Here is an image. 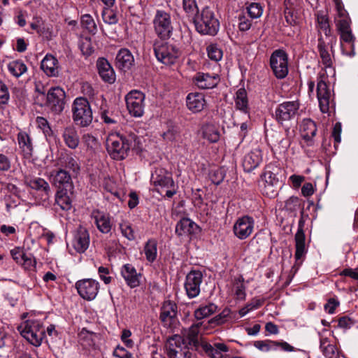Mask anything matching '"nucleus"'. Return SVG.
<instances>
[{"mask_svg":"<svg viewBox=\"0 0 358 358\" xmlns=\"http://www.w3.org/2000/svg\"><path fill=\"white\" fill-rule=\"evenodd\" d=\"M279 168L274 164H267L261 174V187L264 194L269 197H273L277 194L276 187L279 185L277 175Z\"/></svg>","mask_w":358,"mask_h":358,"instance_id":"obj_6","label":"nucleus"},{"mask_svg":"<svg viewBox=\"0 0 358 358\" xmlns=\"http://www.w3.org/2000/svg\"><path fill=\"white\" fill-rule=\"evenodd\" d=\"M121 275L127 285L131 288L139 286L141 275L137 273L136 268L131 264H124L121 269Z\"/></svg>","mask_w":358,"mask_h":358,"instance_id":"obj_24","label":"nucleus"},{"mask_svg":"<svg viewBox=\"0 0 358 358\" xmlns=\"http://www.w3.org/2000/svg\"><path fill=\"white\" fill-rule=\"evenodd\" d=\"M254 227V219L252 217L245 215L236 220L233 226V232L238 239L245 240L252 234Z\"/></svg>","mask_w":358,"mask_h":358,"instance_id":"obj_14","label":"nucleus"},{"mask_svg":"<svg viewBox=\"0 0 358 358\" xmlns=\"http://www.w3.org/2000/svg\"><path fill=\"white\" fill-rule=\"evenodd\" d=\"M182 8L189 17L192 18L199 13L196 0H182Z\"/></svg>","mask_w":358,"mask_h":358,"instance_id":"obj_49","label":"nucleus"},{"mask_svg":"<svg viewBox=\"0 0 358 358\" xmlns=\"http://www.w3.org/2000/svg\"><path fill=\"white\" fill-rule=\"evenodd\" d=\"M90 245V235L87 230L79 226L75 231L72 245L73 248L79 253L84 252Z\"/></svg>","mask_w":358,"mask_h":358,"instance_id":"obj_22","label":"nucleus"},{"mask_svg":"<svg viewBox=\"0 0 358 358\" xmlns=\"http://www.w3.org/2000/svg\"><path fill=\"white\" fill-rule=\"evenodd\" d=\"M203 137L210 143H216L219 141L220 133L219 128L213 124H206L202 127Z\"/></svg>","mask_w":358,"mask_h":358,"instance_id":"obj_40","label":"nucleus"},{"mask_svg":"<svg viewBox=\"0 0 358 358\" xmlns=\"http://www.w3.org/2000/svg\"><path fill=\"white\" fill-rule=\"evenodd\" d=\"M102 18L105 23L115 24L118 22V17L113 10L106 8L102 13Z\"/></svg>","mask_w":358,"mask_h":358,"instance_id":"obj_55","label":"nucleus"},{"mask_svg":"<svg viewBox=\"0 0 358 358\" xmlns=\"http://www.w3.org/2000/svg\"><path fill=\"white\" fill-rule=\"evenodd\" d=\"M67 189H58L55 196V202L61 209L68 210L71 208V200L68 196Z\"/></svg>","mask_w":358,"mask_h":358,"instance_id":"obj_42","label":"nucleus"},{"mask_svg":"<svg viewBox=\"0 0 358 358\" xmlns=\"http://www.w3.org/2000/svg\"><path fill=\"white\" fill-rule=\"evenodd\" d=\"M166 348L169 358H191L189 350H199V337H169Z\"/></svg>","mask_w":358,"mask_h":358,"instance_id":"obj_1","label":"nucleus"},{"mask_svg":"<svg viewBox=\"0 0 358 358\" xmlns=\"http://www.w3.org/2000/svg\"><path fill=\"white\" fill-rule=\"evenodd\" d=\"M264 302L263 299L253 298L249 303H248L244 307L239 310V315L241 317H244L250 311L256 310L261 307Z\"/></svg>","mask_w":358,"mask_h":358,"instance_id":"obj_48","label":"nucleus"},{"mask_svg":"<svg viewBox=\"0 0 358 358\" xmlns=\"http://www.w3.org/2000/svg\"><path fill=\"white\" fill-rule=\"evenodd\" d=\"M199 231V226L189 218H182L176 224V233L179 236L195 234Z\"/></svg>","mask_w":358,"mask_h":358,"instance_id":"obj_28","label":"nucleus"},{"mask_svg":"<svg viewBox=\"0 0 358 358\" xmlns=\"http://www.w3.org/2000/svg\"><path fill=\"white\" fill-rule=\"evenodd\" d=\"M199 338L200 348L203 349L206 353L211 358H223L224 353L229 351L228 346L223 343H216L213 345L209 344Z\"/></svg>","mask_w":358,"mask_h":358,"instance_id":"obj_23","label":"nucleus"},{"mask_svg":"<svg viewBox=\"0 0 358 358\" xmlns=\"http://www.w3.org/2000/svg\"><path fill=\"white\" fill-rule=\"evenodd\" d=\"M92 217L101 233L108 234L110 231L112 224L108 215L99 210H94L92 213Z\"/></svg>","mask_w":358,"mask_h":358,"instance_id":"obj_29","label":"nucleus"},{"mask_svg":"<svg viewBox=\"0 0 358 358\" xmlns=\"http://www.w3.org/2000/svg\"><path fill=\"white\" fill-rule=\"evenodd\" d=\"M252 27V21L244 15L238 16V29L241 31H248Z\"/></svg>","mask_w":358,"mask_h":358,"instance_id":"obj_60","label":"nucleus"},{"mask_svg":"<svg viewBox=\"0 0 358 358\" xmlns=\"http://www.w3.org/2000/svg\"><path fill=\"white\" fill-rule=\"evenodd\" d=\"M317 24L319 30L322 31L325 36L329 38L328 44H330L331 49L332 50L333 46L336 43V38L335 36H331V29L327 15H317Z\"/></svg>","mask_w":358,"mask_h":358,"instance_id":"obj_38","label":"nucleus"},{"mask_svg":"<svg viewBox=\"0 0 358 358\" xmlns=\"http://www.w3.org/2000/svg\"><path fill=\"white\" fill-rule=\"evenodd\" d=\"M336 23L339 31L350 29V19L348 17H344L341 19H336Z\"/></svg>","mask_w":358,"mask_h":358,"instance_id":"obj_64","label":"nucleus"},{"mask_svg":"<svg viewBox=\"0 0 358 358\" xmlns=\"http://www.w3.org/2000/svg\"><path fill=\"white\" fill-rule=\"evenodd\" d=\"M246 287L244 284V279L242 276L234 278L233 281L232 291L237 299L245 300L246 297Z\"/></svg>","mask_w":358,"mask_h":358,"instance_id":"obj_44","label":"nucleus"},{"mask_svg":"<svg viewBox=\"0 0 358 358\" xmlns=\"http://www.w3.org/2000/svg\"><path fill=\"white\" fill-rule=\"evenodd\" d=\"M65 92L59 87L51 88L47 94V104L55 113H60L64 108Z\"/></svg>","mask_w":358,"mask_h":358,"instance_id":"obj_16","label":"nucleus"},{"mask_svg":"<svg viewBox=\"0 0 358 358\" xmlns=\"http://www.w3.org/2000/svg\"><path fill=\"white\" fill-rule=\"evenodd\" d=\"M62 138L65 145L71 149H76L79 145L80 138L77 130L73 126L64 128Z\"/></svg>","mask_w":358,"mask_h":358,"instance_id":"obj_32","label":"nucleus"},{"mask_svg":"<svg viewBox=\"0 0 358 358\" xmlns=\"http://www.w3.org/2000/svg\"><path fill=\"white\" fill-rule=\"evenodd\" d=\"M96 67L100 77L104 82L112 84L115 81V71L107 59L99 58L96 62Z\"/></svg>","mask_w":358,"mask_h":358,"instance_id":"obj_25","label":"nucleus"},{"mask_svg":"<svg viewBox=\"0 0 358 358\" xmlns=\"http://www.w3.org/2000/svg\"><path fill=\"white\" fill-rule=\"evenodd\" d=\"M134 59L131 52L125 48L121 49L116 56V63L119 69L127 71L134 64Z\"/></svg>","mask_w":358,"mask_h":358,"instance_id":"obj_34","label":"nucleus"},{"mask_svg":"<svg viewBox=\"0 0 358 358\" xmlns=\"http://www.w3.org/2000/svg\"><path fill=\"white\" fill-rule=\"evenodd\" d=\"M355 323L356 320L349 316H343L338 320V326L344 329H349Z\"/></svg>","mask_w":358,"mask_h":358,"instance_id":"obj_63","label":"nucleus"},{"mask_svg":"<svg viewBox=\"0 0 358 358\" xmlns=\"http://www.w3.org/2000/svg\"><path fill=\"white\" fill-rule=\"evenodd\" d=\"M144 253L149 262H153L157 255V241L154 238L149 239L144 246Z\"/></svg>","mask_w":358,"mask_h":358,"instance_id":"obj_43","label":"nucleus"},{"mask_svg":"<svg viewBox=\"0 0 358 358\" xmlns=\"http://www.w3.org/2000/svg\"><path fill=\"white\" fill-rule=\"evenodd\" d=\"M150 182L158 192L165 189L168 198H171L177 192L172 173L164 168L155 169L151 175Z\"/></svg>","mask_w":358,"mask_h":358,"instance_id":"obj_4","label":"nucleus"},{"mask_svg":"<svg viewBox=\"0 0 358 358\" xmlns=\"http://www.w3.org/2000/svg\"><path fill=\"white\" fill-rule=\"evenodd\" d=\"M203 274L199 271H191L186 276L185 289L189 299L197 296L201 291Z\"/></svg>","mask_w":358,"mask_h":358,"instance_id":"obj_15","label":"nucleus"},{"mask_svg":"<svg viewBox=\"0 0 358 358\" xmlns=\"http://www.w3.org/2000/svg\"><path fill=\"white\" fill-rule=\"evenodd\" d=\"M178 306L176 303L170 300L165 301L162 307L160 320L164 327L173 329L178 324L177 317Z\"/></svg>","mask_w":358,"mask_h":358,"instance_id":"obj_12","label":"nucleus"},{"mask_svg":"<svg viewBox=\"0 0 358 358\" xmlns=\"http://www.w3.org/2000/svg\"><path fill=\"white\" fill-rule=\"evenodd\" d=\"M29 185L32 189L43 192L46 196H49L51 190L49 184L43 178H36L29 181Z\"/></svg>","mask_w":358,"mask_h":358,"instance_id":"obj_47","label":"nucleus"},{"mask_svg":"<svg viewBox=\"0 0 358 358\" xmlns=\"http://www.w3.org/2000/svg\"><path fill=\"white\" fill-rule=\"evenodd\" d=\"M50 180L51 183L58 189H71L73 187L71 176L65 169L61 168L57 171L50 173Z\"/></svg>","mask_w":358,"mask_h":358,"instance_id":"obj_18","label":"nucleus"},{"mask_svg":"<svg viewBox=\"0 0 358 358\" xmlns=\"http://www.w3.org/2000/svg\"><path fill=\"white\" fill-rule=\"evenodd\" d=\"M71 110L73 120L76 125L85 127L92 123V111L90 103L85 98H76L72 104Z\"/></svg>","mask_w":358,"mask_h":358,"instance_id":"obj_5","label":"nucleus"},{"mask_svg":"<svg viewBox=\"0 0 358 358\" xmlns=\"http://www.w3.org/2000/svg\"><path fill=\"white\" fill-rule=\"evenodd\" d=\"M82 25L90 32H94L96 30V26L94 19L90 15L86 14L81 17Z\"/></svg>","mask_w":358,"mask_h":358,"instance_id":"obj_57","label":"nucleus"},{"mask_svg":"<svg viewBox=\"0 0 358 358\" xmlns=\"http://www.w3.org/2000/svg\"><path fill=\"white\" fill-rule=\"evenodd\" d=\"M41 68L48 76H57L59 74L58 61L51 55H47L43 59Z\"/></svg>","mask_w":358,"mask_h":358,"instance_id":"obj_31","label":"nucleus"},{"mask_svg":"<svg viewBox=\"0 0 358 358\" xmlns=\"http://www.w3.org/2000/svg\"><path fill=\"white\" fill-rule=\"evenodd\" d=\"M255 346L262 352H268L280 348L285 351H293L294 348L286 342L278 343L270 340L255 342Z\"/></svg>","mask_w":358,"mask_h":358,"instance_id":"obj_30","label":"nucleus"},{"mask_svg":"<svg viewBox=\"0 0 358 358\" xmlns=\"http://www.w3.org/2000/svg\"><path fill=\"white\" fill-rule=\"evenodd\" d=\"M220 78L217 73L198 72L193 78L194 83L200 89H212L217 85Z\"/></svg>","mask_w":358,"mask_h":358,"instance_id":"obj_20","label":"nucleus"},{"mask_svg":"<svg viewBox=\"0 0 358 358\" xmlns=\"http://www.w3.org/2000/svg\"><path fill=\"white\" fill-rule=\"evenodd\" d=\"M300 104L297 101H287L277 106L274 112L275 120L284 125L295 119L298 115Z\"/></svg>","mask_w":358,"mask_h":358,"instance_id":"obj_9","label":"nucleus"},{"mask_svg":"<svg viewBox=\"0 0 358 358\" xmlns=\"http://www.w3.org/2000/svg\"><path fill=\"white\" fill-rule=\"evenodd\" d=\"M10 99V94L6 85L0 80V104H6Z\"/></svg>","mask_w":358,"mask_h":358,"instance_id":"obj_61","label":"nucleus"},{"mask_svg":"<svg viewBox=\"0 0 358 358\" xmlns=\"http://www.w3.org/2000/svg\"><path fill=\"white\" fill-rule=\"evenodd\" d=\"M120 228L122 235L128 240L135 239V233L131 227V224L128 222H122L120 224Z\"/></svg>","mask_w":358,"mask_h":358,"instance_id":"obj_56","label":"nucleus"},{"mask_svg":"<svg viewBox=\"0 0 358 358\" xmlns=\"http://www.w3.org/2000/svg\"><path fill=\"white\" fill-rule=\"evenodd\" d=\"M153 49L157 59L165 65L173 64L179 57L176 45L164 41H155Z\"/></svg>","mask_w":358,"mask_h":358,"instance_id":"obj_7","label":"nucleus"},{"mask_svg":"<svg viewBox=\"0 0 358 358\" xmlns=\"http://www.w3.org/2000/svg\"><path fill=\"white\" fill-rule=\"evenodd\" d=\"M341 34V39L344 42L350 43L351 46V51L349 52H346V55L349 57H354L355 55V45H354V41L355 37L352 34L351 29H347L339 31Z\"/></svg>","mask_w":358,"mask_h":358,"instance_id":"obj_50","label":"nucleus"},{"mask_svg":"<svg viewBox=\"0 0 358 358\" xmlns=\"http://www.w3.org/2000/svg\"><path fill=\"white\" fill-rule=\"evenodd\" d=\"M217 306L212 303L206 305L201 306L194 312V315L197 320L209 317L216 312Z\"/></svg>","mask_w":358,"mask_h":358,"instance_id":"obj_45","label":"nucleus"},{"mask_svg":"<svg viewBox=\"0 0 358 358\" xmlns=\"http://www.w3.org/2000/svg\"><path fill=\"white\" fill-rule=\"evenodd\" d=\"M155 34L162 39L169 38L173 32L171 15L162 10H157L152 20Z\"/></svg>","mask_w":358,"mask_h":358,"instance_id":"obj_8","label":"nucleus"},{"mask_svg":"<svg viewBox=\"0 0 358 358\" xmlns=\"http://www.w3.org/2000/svg\"><path fill=\"white\" fill-rule=\"evenodd\" d=\"M17 138L19 147L24 157H31L33 152V144L29 135L27 132L21 131L18 133Z\"/></svg>","mask_w":358,"mask_h":358,"instance_id":"obj_35","label":"nucleus"},{"mask_svg":"<svg viewBox=\"0 0 358 358\" xmlns=\"http://www.w3.org/2000/svg\"><path fill=\"white\" fill-rule=\"evenodd\" d=\"M36 123L38 127L40 128L45 136H50L52 135V130L50 128L48 120L43 117H36Z\"/></svg>","mask_w":358,"mask_h":358,"instance_id":"obj_58","label":"nucleus"},{"mask_svg":"<svg viewBox=\"0 0 358 358\" xmlns=\"http://www.w3.org/2000/svg\"><path fill=\"white\" fill-rule=\"evenodd\" d=\"M247 13L252 19L259 18L263 14V7L259 3H250L246 7Z\"/></svg>","mask_w":358,"mask_h":358,"instance_id":"obj_51","label":"nucleus"},{"mask_svg":"<svg viewBox=\"0 0 358 358\" xmlns=\"http://www.w3.org/2000/svg\"><path fill=\"white\" fill-rule=\"evenodd\" d=\"M82 53L85 56H90L94 52V48L90 38H83L79 44Z\"/></svg>","mask_w":358,"mask_h":358,"instance_id":"obj_54","label":"nucleus"},{"mask_svg":"<svg viewBox=\"0 0 358 358\" xmlns=\"http://www.w3.org/2000/svg\"><path fill=\"white\" fill-rule=\"evenodd\" d=\"M7 69L8 72L15 78L22 76L28 71L27 65L20 59L10 62L7 64Z\"/></svg>","mask_w":358,"mask_h":358,"instance_id":"obj_39","label":"nucleus"},{"mask_svg":"<svg viewBox=\"0 0 358 358\" xmlns=\"http://www.w3.org/2000/svg\"><path fill=\"white\" fill-rule=\"evenodd\" d=\"M236 107L244 113L248 111V98L247 93L245 89H239L236 94L235 98Z\"/></svg>","mask_w":358,"mask_h":358,"instance_id":"obj_46","label":"nucleus"},{"mask_svg":"<svg viewBox=\"0 0 358 358\" xmlns=\"http://www.w3.org/2000/svg\"><path fill=\"white\" fill-rule=\"evenodd\" d=\"M145 94L138 90H131L125 96L127 108L134 117H141L144 113Z\"/></svg>","mask_w":358,"mask_h":358,"instance_id":"obj_10","label":"nucleus"},{"mask_svg":"<svg viewBox=\"0 0 358 358\" xmlns=\"http://www.w3.org/2000/svg\"><path fill=\"white\" fill-rule=\"evenodd\" d=\"M225 177L224 171L222 169L217 168L212 169L209 173V178L215 185H220Z\"/></svg>","mask_w":358,"mask_h":358,"instance_id":"obj_53","label":"nucleus"},{"mask_svg":"<svg viewBox=\"0 0 358 358\" xmlns=\"http://www.w3.org/2000/svg\"><path fill=\"white\" fill-rule=\"evenodd\" d=\"M58 165L62 167L69 169L73 174L78 175L80 170L79 160L72 155H66L60 159Z\"/></svg>","mask_w":358,"mask_h":358,"instance_id":"obj_37","label":"nucleus"},{"mask_svg":"<svg viewBox=\"0 0 358 358\" xmlns=\"http://www.w3.org/2000/svg\"><path fill=\"white\" fill-rule=\"evenodd\" d=\"M320 77L321 80L318 81L317 85V96L320 110L326 113L329 109L331 94L325 79L322 78L323 76L321 75Z\"/></svg>","mask_w":358,"mask_h":358,"instance_id":"obj_17","label":"nucleus"},{"mask_svg":"<svg viewBox=\"0 0 358 358\" xmlns=\"http://www.w3.org/2000/svg\"><path fill=\"white\" fill-rule=\"evenodd\" d=\"M288 59L285 51L278 50L270 58V65L278 78H284L288 73Z\"/></svg>","mask_w":358,"mask_h":358,"instance_id":"obj_13","label":"nucleus"},{"mask_svg":"<svg viewBox=\"0 0 358 358\" xmlns=\"http://www.w3.org/2000/svg\"><path fill=\"white\" fill-rule=\"evenodd\" d=\"M317 49L322 62L325 67L326 73H327V71H329L334 76V70L332 68L333 61L331 56L329 52L327 45L322 37H320L318 39Z\"/></svg>","mask_w":358,"mask_h":358,"instance_id":"obj_27","label":"nucleus"},{"mask_svg":"<svg viewBox=\"0 0 358 358\" xmlns=\"http://www.w3.org/2000/svg\"><path fill=\"white\" fill-rule=\"evenodd\" d=\"M38 323L34 320H26L22 322L17 327V331L21 336H37L36 329Z\"/></svg>","mask_w":358,"mask_h":358,"instance_id":"obj_41","label":"nucleus"},{"mask_svg":"<svg viewBox=\"0 0 358 358\" xmlns=\"http://www.w3.org/2000/svg\"><path fill=\"white\" fill-rule=\"evenodd\" d=\"M186 104L187 108L192 113H199L203 110L206 101L202 93L192 92L187 96Z\"/></svg>","mask_w":358,"mask_h":358,"instance_id":"obj_26","label":"nucleus"},{"mask_svg":"<svg viewBox=\"0 0 358 358\" xmlns=\"http://www.w3.org/2000/svg\"><path fill=\"white\" fill-rule=\"evenodd\" d=\"M335 343V337L331 339L324 337L320 340V349L327 358H338V351Z\"/></svg>","mask_w":358,"mask_h":358,"instance_id":"obj_33","label":"nucleus"},{"mask_svg":"<svg viewBox=\"0 0 358 358\" xmlns=\"http://www.w3.org/2000/svg\"><path fill=\"white\" fill-rule=\"evenodd\" d=\"M295 242H296V252L295 259L296 263L292 266L291 272L294 275L299 269L301 262H300L301 258L306 254V245H305V234L302 227L299 224L298 230L295 234Z\"/></svg>","mask_w":358,"mask_h":358,"instance_id":"obj_19","label":"nucleus"},{"mask_svg":"<svg viewBox=\"0 0 358 358\" xmlns=\"http://www.w3.org/2000/svg\"><path fill=\"white\" fill-rule=\"evenodd\" d=\"M301 137L306 141H311L317 133L315 123L310 119H304L300 125Z\"/></svg>","mask_w":358,"mask_h":358,"instance_id":"obj_36","label":"nucleus"},{"mask_svg":"<svg viewBox=\"0 0 358 358\" xmlns=\"http://www.w3.org/2000/svg\"><path fill=\"white\" fill-rule=\"evenodd\" d=\"M263 161V154L260 148L251 150L243 157L242 165L246 172H251L257 169Z\"/></svg>","mask_w":358,"mask_h":358,"instance_id":"obj_21","label":"nucleus"},{"mask_svg":"<svg viewBox=\"0 0 358 358\" xmlns=\"http://www.w3.org/2000/svg\"><path fill=\"white\" fill-rule=\"evenodd\" d=\"M27 252L20 248H15L10 250V255L16 263L20 264Z\"/></svg>","mask_w":358,"mask_h":358,"instance_id":"obj_62","label":"nucleus"},{"mask_svg":"<svg viewBox=\"0 0 358 358\" xmlns=\"http://www.w3.org/2000/svg\"><path fill=\"white\" fill-rule=\"evenodd\" d=\"M75 287L80 296L89 301L95 299L100 289L99 282L92 278L78 280Z\"/></svg>","mask_w":358,"mask_h":358,"instance_id":"obj_11","label":"nucleus"},{"mask_svg":"<svg viewBox=\"0 0 358 358\" xmlns=\"http://www.w3.org/2000/svg\"><path fill=\"white\" fill-rule=\"evenodd\" d=\"M106 147L108 152L113 159L122 160L128 155L131 147V139L119 133H112L107 138Z\"/></svg>","mask_w":358,"mask_h":358,"instance_id":"obj_3","label":"nucleus"},{"mask_svg":"<svg viewBox=\"0 0 358 358\" xmlns=\"http://www.w3.org/2000/svg\"><path fill=\"white\" fill-rule=\"evenodd\" d=\"M208 57L213 61L218 62L222 57V51L216 44H210L207 48Z\"/></svg>","mask_w":358,"mask_h":358,"instance_id":"obj_52","label":"nucleus"},{"mask_svg":"<svg viewBox=\"0 0 358 358\" xmlns=\"http://www.w3.org/2000/svg\"><path fill=\"white\" fill-rule=\"evenodd\" d=\"M36 260L31 253H26L23 258V260L20 263V264L23 266L25 269L27 270L34 269L36 267Z\"/></svg>","mask_w":358,"mask_h":358,"instance_id":"obj_59","label":"nucleus"},{"mask_svg":"<svg viewBox=\"0 0 358 358\" xmlns=\"http://www.w3.org/2000/svg\"><path fill=\"white\" fill-rule=\"evenodd\" d=\"M192 19L196 30L201 34L214 36L219 30V21L208 8H203Z\"/></svg>","mask_w":358,"mask_h":358,"instance_id":"obj_2","label":"nucleus"}]
</instances>
